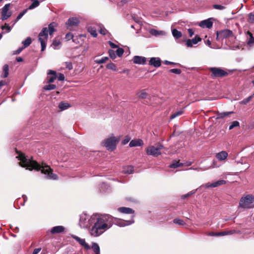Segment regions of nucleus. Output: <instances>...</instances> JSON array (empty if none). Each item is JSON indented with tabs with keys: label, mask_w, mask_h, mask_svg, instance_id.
<instances>
[{
	"label": "nucleus",
	"mask_w": 254,
	"mask_h": 254,
	"mask_svg": "<svg viewBox=\"0 0 254 254\" xmlns=\"http://www.w3.org/2000/svg\"><path fill=\"white\" fill-rule=\"evenodd\" d=\"M208 235L210 236H217V232H210Z\"/></svg>",
	"instance_id": "nucleus-63"
},
{
	"label": "nucleus",
	"mask_w": 254,
	"mask_h": 254,
	"mask_svg": "<svg viewBox=\"0 0 254 254\" xmlns=\"http://www.w3.org/2000/svg\"><path fill=\"white\" fill-rule=\"evenodd\" d=\"M57 24L55 22H52L48 25V28L44 27L42 29V31L39 34V37H44V39L47 40L48 37V33L50 35H52L53 33L56 31L55 27Z\"/></svg>",
	"instance_id": "nucleus-4"
},
{
	"label": "nucleus",
	"mask_w": 254,
	"mask_h": 254,
	"mask_svg": "<svg viewBox=\"0 0 254 254\" xmlns=\"http://www.w3.org/2000/svg\"><path fill=\"white\" fill-rule=\"evenodd\" d=\"M71 237L73 239H74L77 242H78L82 246H83L85 249L88 250L90 249V247L89 246V245L86 243L85 239H81L79 237L75 235H72Z\"/></svg>",
	"instance_id": "nucleus-12"
},
{
	"label": "nucleus",
	"mask_w": 254,
	"mask_h": 254,
	"mask_svg": "<svg viewBox=\"0 0 254 254\" xmlns=\"http://www.w3.org/2000/svg\"><path fill=\"white\" fill-rule=\"evenodd\" d=\"M253 98V95L250 96L248 98L244 99L242 101V103L244 104H247L248 103H249L252 100V99Z\"/></svg>",
	"instance_id": "nucleus-47"
},
{
	"label": "nucleus",
	"mask_w": 254,
	"mask_h": 254,
	"mask_svg": "<svg viewBox=\"0 0 254 254\" xmlns=\"http://www.w3.org/2000/svg\"><path fill=\"white\" fill-rule=\"evenodd\" d=\"M143 144V141L141 139H133L129 142V146L130 147L141 146Z\"/></svg>",
	"instance_id": "nucleus-18"
},
{
	"label": "nucleus",
	"mask_w": 254,
	"mask_h": 254,
	"mask_svg": "<svg viewBox=\"0 0 254 254\" xmlns=\"http://www.w3.org/2000/svg\"><path fill=\"white\" fill-rule=\"evenodd\" d=\"M92 248L95 253H98L100 252V247L96 243H92Z\"/></svg>",
	"instance_id": "nucleus-34"
},
{
	"label": "nucleus",
	"mask_w": 254,
	"mask_h": 254,
	"mask_svg": "<svg viewBox=\"0 0 254 254\" xmlns=\"http://www.w3.org/2000/svg\"><path fill=\"white\" fill-rule=\"evenodd\" d=\"M227 235L226 231L217 232V236H223Z\"/></svg>",
	"instance_id": "nucleus-56"
},
{
	"label": "nucleus",
	"mask_w": 254,
	"mask_h": 254,
	"mask_svg": "<svg viewBox=\"0 0 254 254\" xmlns=\"http://www.w3.org/2000/svg\"><path fill=\"white\" fill-rule=\"evenodd\" d=\"M248 16V21L251 23H254V14L252 13H250Z\"/></svg>",
	"instance_id": "nucleus-44"
},
{
	"label": "nucleus",
	"mask_w": 254,
	"mask_h": 254,
	"mask_svg": "<svg viewBox=\"0 0 254 254\" xmlns=\"http://www.w3.org/2000/svg\"><path fill=\"white\" fill-rule=\"evenodd\" d=\"M188 32L189 34V36L190 37H192V35L194 34V32L193 31L192 29H189Z\"/></svg>",
	"instance_id": "nucleus-60"
},
{
	"label": "nucleus",
	"mask_w": 254,
	"mask_h": 254,
	"mask_svg": "<svg viewBox=\"0 0 254 254\" xmlns=\"http://www.w3.org/2000/svg\"><path fill=\"white\" fill-rule=\"evenodd\" d=\"M134 221H126L117 219L109 215H102L97 219L96 222L90 230L92 236L97 237L102 234L106 229L110 228L113 223L120 227H124L133 223Z\"/></svg>",
	"instance_id": "nucleus-1"
},
{
	"label": "nucleus",
	"mask_w": 254,
	"mask_h": 254,
	"mask_svg": "<svg viewBox=\"0 0 254 254\" xmlns=\"http://www.w3.org/2000/svg\"><path fill=\"white\" fill-rule=\"evenodd\" d=\"M183 163H180L179 161H177L175 160L170 165V167L171 168H177L179 167L183 166Z\"/></svg>",
	"instance_id": "nucleus-30"
},
{
	"label": "nucleus",
	"mask_w": 254,
	"mask_h": 254,
	"mask_svg": "<svg viewBox=\"0 0 254 254\" xmlns=\"http://www.w3.org/2000/svg\"><path fill=\"white\" fill-rule=\"evenodd\" d=\"M254 202V196L252 194H248L242 197L239 202V207L243 208H251V204Z\"/></svg>",
	"instance_id": "nucleus-6"
},
{
	"label": "nucleus",
	"mask_w": 254,
	"mask_h": 254,
	"mask_svg": "<svg viewBox=\"0 0 254 254\" xmlns=\"http://www.w3.org/2000/svg\"><path fill=\"white\" fill-rule=\"evenodd\" d=\"M73 38V35L71 33H68L65 35V39L68 41L70 40V39H72V41L73 42H74V40Z\"/></svg>",
	"instance_id": "nucleus-48"
},
{
	"label": "nucleus",
	"mask_w": 254,
	"mask_h": 254,
	"mask_svg": "<svg viewBox=\"0 0 254 254\" xmlns=\"http://www.w3.org/2000/svg\"><path fill=\"white\" fill-rule=\"evenodd\" d=\"M239 233H240L239 231H238L235 230H229V231H226L227 235H232L234 234H238Z\"/></svg>",
	"instance_id": "nucleus-50"
},
{
	"label": "nucleus",
	"mask_w": 254,
	"mask_h": 254,
	"mask_svg": "<svg viewBox=\"0 0 254 254\" xmlns=\"http://www.w3.org/2000/svg\"><path fill=\"white\" fill-rule=\"evenodd\" d=\"M172 34L174 38H175L176 39H179L181 38L182 36V32L176 29H174L172 30Z\"/></svg>",
	"instance_id": "nucleus-29"
},
{
	"label": "nucleus",
	"mask_w": 254,
	"mask_h": 254,
	"mask_svg": "<svg viewBox=\"0 0 254 254\" xmlns=\"http://www.w3.org/2000/svg\"><path fill=\"white\" fill-rule=\"evenodd\" d=\"M27 9H24L22 12H21L17 16L16 18V21L19 20L23 15L24 14L27 12Z\"/></svg>",
	"instance_id": "nucleus-46"
},
{
	"label": "nucleus",
	"mask_w": 254,
	"mask_h": 254,
	"mask_svg": "<svg viewBox=\"0 0 254 254\" xmlns=\"http://www.w3.org/2000/svg\"><path fill=\"white\" fill-rule=\"evenodd\" d=\"M57 78L59 80H64V76L63 73H59Z\"/></svg>",
	"instance_id": "nucleus-57"
},
{
	"label": "nucleus",
	"mask_w": 254,
	"mask_h": 254,
	"mask_svg": "<svg viewBox=\"0 0 254 254\" xmlns=\"http://www.w3.org/2000/svg\"><path fill=\"white\" fill-rule=\"evenodd\" d=\"M61 44V42L59 40H55L53 42V45L54 46H58Z\"/></svg>",
	"instance_id": "nucleus-58"
},
{
	"label": "nucleus",
	"mask_w": 254,
	"mask_h": 254,
	"mask_svg": "<svg viewBox=\"0 0 254 254\" xmlns=\"http://www.w3.org/2000/svg\"><path fill=\"white\" fill-rule=\"evenodd\" d=\"M108 53L110 57L112 59H115L116 58L115 52L111 49L109 50Z\"/></svg>",
	"instance_id": "nucleus-43"
},
{
	"label": "nucleus",
	"mask_w": 254,
	"mask_h": 254,
	"mask_svg": "<svg viewBox=\"0 0 254 254\" xmlns=\"http://www.w3.org/2000/svg\"><path fill=\"white\" fill-rule=\"evenodd\" d=\"M65 64L66 65V67L68 69L71 70V69H72V64L71 62H65Z\"/></svg>",
	"instance_id": "nucleus-51"
},
{
	"label": "nucleus",
	"mask_w": 254,
	"mask_h": 254,
	"mask_svg": "<svg viewBox=\"0 0 254 254\" xmlns=\"http://www.w3.org/2000/svg\"><path fill=\"white\" fill-rule=\"evenodd\" d=\"M130 140V138L128 137V136H126L125 139H124L123 141H122V144H126L127 143H128L129 142Z\"/></svg>",
	"instance_id": "nucleus-54"
},
{
	"label": "nucleus",
	"mask_w": 254,
	"mask_h": 254,
	"mask_svg": "<svg viewBox=\"0 0 254 254\" xmlns=\"http://www.w3.org/2000/svg\"><path fill=\"white\" fill-rule=\"evenodd\" d=\"M23 49L24 48L23 47L19 48L17 50L13 52V55H17L20 54Z\"/></svg>",
	"instance_id": "nucleus-52"
},
{
	"label": "nucleus",
	"mask_w": 254,
	"mask_h": 254,
	"mask_svg": "<svg viewBox=\"0 0 254 254\" xmlns=\"http://www.w3.org/2000/svg\"><path fill=\"white\" fill-rule=\"evenodd\" d=\"M3 74L2 77L3 78L7 77L9 74V67L7 64H4L2 68Z\"/></svg>",
	"instance_id": "nucleus-26"
},
{
	"label": "nucleus",
	"mask_w": 254,
	"mask_h": 254,
	"mask_svg": "<svg viewBox=\"0 0 254 254\" xmlns=\"http://www.w3.org/2000/svg\"><path fill=\"white\" fill-rule=\"evenodd\" d=\"M106 67L108 69H111L114 71L117 70V67L115 64L113 63H109L107 64Z\"/></svg>",
	"instance_id": "nucleus-37"
},
{
	"label": "nucleus",
	"mask_w": 254,
	"mask_h": 254,
	"mask_svg": "<svg viewBox=\"0 0 254 254\" xmlns=\"http://www.w3.org/2000/svg\"><path fill=\"white\" fill-rule=\"evenodd\" d=\"M16 60L17 62H21L23 61V59L22 58H21L20 57H17L16 58Z\"/></svg>",
	"instance_id": "nucleus-62"
},
{
	"label": "nucleus",
	"mask_w": 254,
	"mask_h": 254,
	"mask_svg": "<svg viewBox=\"0 0 254 254\" xmlns=\"http://www.w3.org/2000/svg\"><path fill=\"white\" fill-rule=\"evenodd\" d=\"M99 32L101 34L105 35L106 34L107 30L105 28H101Z\"/></svg>",
	"instance_id": "nucleus-53"
},
{
	"label": "nucleus",
	"mask_w": 254,
	"mask_h": 254,
	"mask_svg": "<svg viewBox=\"0 0 254 254\" xmlns=\"http://www.w3.org/2000/svg\"><path fill=\"white\" fill-rule=\"evenodd\" d=\"M150 33L153 36H157L158 35H164L165 34V32L163 31H158L156 29H151Z\"/></svg>",
	"instance_id": "nucleus-23"
},
{
	"label": "nucleus",
	"mask_w": 254,
	"mask_h": 254,
	"mask_svg": "<svg viewBox=\"0 0 254 254\" xmlns=\"http://www.w3.org/2000/svg\"><path fill=\"white\" fill-rule=\"evenodd\" d=\"M18 156L16 158L20 160L19 164L22 167L30 171L34 169L37 171H41V173L47 175L48 179L57 180L58 176L57 174L53 173V170L50 166L43 163L42 165L39 164L36 161L27 159L25 154L16 150Z\"/></svg>",
	"instance_id": "nucleus-2"
},
{
	"label": "nucleus",
	"mask_w": 254,
	"mask_h": 254,
	"mask_svg": "<svg viewBox=\"0 0 254 254\" xmlns=\"http://www.w3.org/2000/svg\"><path fill=\"white\" fill-rule=\"evenodd\" d=\"M169 72H171V73H175L177 74H180L181 73L182 71L180 69L173 68V69H170L169 70Z\"/></svg>",
	"instance_id": "nucleus-45"
},
{
	"label": "nucleus",
	"mask_w": 254,
	"mask_h": 254,
	"mask_svg": "<svg viewBox=\"0 0 254 254\" xmlns=\"http://www.w3.org/2000/svg\"><path fill=\"white\" fill-rule=\"evenodd\" d=\"M226 183L225 180H219L213 183H207L206 184V187L207 188H215L219 186L224 185Z\"/></svg>",
	"instance_id": "nucleus-19"
},
{
	"label": "nucleus",
	"mask_w": 254,
	"mask_h": 254,
	"mask_svg": "<svg viewBox=\"0 0 254 254\" xmlns=\"http://www.w3.org/2000/svg\"><path fill=\"white\" fill-rule=\"evenodd\" d=\"M184 110L183 109H181L180 111H178L176 112L173 113L171 114L170 116V120H173L176 118H177L178 116H180L184 114Z\"/></svg>",
	"instance_id": "nucleus-27"
},
{
	"label": "nucleus",
	"mask_w": 254,
	"mask_h": 254,
	"mask_svg": "<svg viewBox=\"0 0 254 254\" xmlns=\"http://www.w3.org/2000/svg\"><path fill=\"white\" fill-rule=\"evenodd\" d=\"M119 211L123 213L126 214H133L134 210L129 207H121L118 208Z\"/></svg>",
	"instance_id": "nucleus-20"
},
{
	"label": "nucleus",
	"mask_w": 254,
	"mask_h": 254,
	"mask_svg": "<svg viewBox=\"0 0 254 254\" xmlns=\"http://www.w3.org/2000/svg\"><path fill=\"white\" fill-rule=\"evenodd\" d=\"M133 167L132 166H127L123 168V172L125 174H131L133 172Z\"/></svg>",
	"instance_id": "nucleus-25"
},
{
	"label": "nucleus",
	"mask_w": 254,
	"mask_h": 254,
	"mask_svg": "<svg viewBox=\"0 0 254 254\" xmlns=\"http://www.w3.org/2000/svg\"><path fill=\"white\" fill-rule=\"evenodd\" d=\"M41 250V248L35 249L33 252L32 254H38Z\"/></svg>",
	"instance_id": "nucleus-59"
},
{
	"label": "nucleus",
	"mask_w": 254,
	"mask_h": 254,
	"mask_svg": "<svg viewBox=\"0 0 254 254\" xmlns=\"http://www.w3.org/2000/svg\"><path fill=\"white\" fill-rule=\"evenodd\" d=\"M57 87L56 85L55 84H49L48 85L45 86L44 87V89L46 90H50L56 89Z\"/></svg>",
	"instance_id": "nucleus-41"
},
{
	"label": "nucleus",
	"mask_w": 254,
	"mask_h": 254,
	"mask_svg": "<svg viewBox=\"0 0 254 254\" xmlns=\"http://www.w3.org/2000/svg\"><path fill=\"white\" fill-rule=\"evenodd\" d=\"M201 39L198 35H196L195 37L192 39H188L186 42V45L188 47H191L192 44H196L198 42L201 41Z\"/></svg>",
	"instance_id": "nucleus-16"
},
{
	"label": "nucleus",
	"mask_w": 254,
	"mask_h": 254,
	"mask_svg": "<svg viewBox=\"0 0 254 254\" xmlns=\"http://www.w3.org/2000/svg\"><path fill=\"white\" fill-rule=\"evenodd\" d=\"M240 124L239 122L235 121L232 122L231 125L229 126V129H232L233 128L237 127H239Z\"/></svg>",
	"instance_id": "nucleus-40"
},
{
	"label": "nucleus",
	"mask_w": 254,
	"mask_h": 254,
	"mask_svg": "<svg viewBox=\"0 0 254 254\" xmlns=\"http://www.w3.org/2000/svg\"><path fill=\"white\" fill-rule=\"evenodd\" d=\"M173 222L175 223V224H178L180 226H184L185 225L186 223L185 222H184L183 220H181V219H174L173 220Z\"/></svg>",
	"instance_id": "nucleus-39"
},
{
	"label": "nucleus",
	"mask_w": 254,
	"mask_h": 254,
	"mask_svg": "<svg viewBox=\"0 0 254 254\" xmlns=\"http://www.w3.org/2000/svg\"><path fill=\"white\" fill-rule=\"evenodd\" d=\"M32 40L30 37H27L26 40L22 42L24 47L23 48H25L29 46L31 43Z\"/></svg>",
	"instance_id": "nucleus-35"
},
{
	"label": "nucleus",
	"mask_w": 254,
	"mask_h": 254,
	"mask_svg": "<svg viewBox=\"0 0 254 254\" xmlns=\"http://www.w3.org/2000/svg\"><path fill=\"white\" fill-rule=\"evenodd\" d=\"M120 141V138L115 136H111L104 140L103 145L109 151L116 149L117 143Z\"/></svg>",
	"instance_id": "nucleus-3"
},
{
	"label": "nucleus",
	"mask_w": 254,
	"mask_h": 254,
	"mask_svg": "<svg viewBox=\"0 0 254 254\" xmlns=\"http://www.w3.org/2000/svg\"><path fill=\"white\" fill-rule=\"evenodd\" d=\"M234 113L233 112H222V113H219L218 112L217 113V119H223L227 117H228L229 115Z\"/></svg>",
	"instance_id": "nucleus-22"
},
{
	"label": "nucleus",
	"mask_w": 254,
	"mask_h": 254,
	"mask_svg": "<svg viewBox=\"0 0 254 254\" xmlns=\"http://www.w3.org/2000/svg\"><path fill=\"white\" fill-rule=\"evenodd\" d=\"M191 193H187V194H185V195H182V197L183 198H187V197H189V196L191 195Z\"/></svg>",
	"instance_id": "nucleus-64"
},
{
	"label": "nucleus",
	"mask_w": 254,
	"mask_h": 254,
	"mask_svg": "<svg viewBox=\"0 0 254 254\" xmlns=\"http://www.w3.org/2000/svg\"><path fill=\"white\" fill-rule=\"evenodd\" d=\"M209 69L211 72L210 76L212 78L223 77L228 75L226 71L219 67H210Z\"/></svg>",
	"instance_id": "nucleus-7"
},
{
	"label": "nucleus",
	"mask_w": 254,
	"mask_h": 254,
	"mask_svg": "<svg viewBox=\"0 0 254 254\" xmlns=\"http://www.w3.org/2000/svg\"><path fill=\"white\" fill-rule=\"evenodd\" d=\"M213 25V22L211 21V18L207 19L206 20H204L201 21L199 23V26L202 28H211Z\"/></svg>",
	"instance_id": "nucleus-14"
},
{
	"label": "nucleus",
	"mask_w": 254,
	"mask_h": 254,
	"mask_svg": "<svg viewBox=\"0 0 254 254\" xmlns=\"http://www.w3.org/2000/svg\"><path fill=\"white\" fill-rule=\"evenodd\" d=\"M164 63L165 64H167V65H169V64H176V63H175L169 62V61H166V60L164 62Z\"/></svg>",
	"instance_id": "nucleus-61"
},
{
	"label": "nucleus",
	"mask_w": 254,
	"mask_h": 254,
	"mask_svg": "<svg viewBox=\"0 0 254 254\" xmlns=\"http://www.w3.org/2000/svg\"><path fill=\"white\" fill-rule=\"evenodd\" d=\"M149 64L150 65H152L155 67H158L161 65V59L158 57L151 58L149 61Z\"/></svg>",
	"instance_id": "nucleus-11"
},
{
	"label": "nucleus",
	"mask_w": 254,
	"mask_h": 254,
	"mask_svg": "<svg viewBox=\"0 0 254 254\" xmlns=\"http://www.w3.org/2000/svg\"><path fill=\"white\" fill-rule=\"evenodd\" d=\"M69 105L68 103H65L63 102L60 103L59 105V108L62 110H64L69 107Z\"/></svg>",
	"instance_id": "nucleus-32"
},
{
	"label": "nucleus",
	"mask_w": 254,
	"mask_h": 254,
	"mask_svg": "<svg viewBox=\"0 0 254 254\" xmlns=\"http://www.w3.org/2000/svg\"><path fill=\"white\" fill-rule=\"evenodd\" d=\"M57 73L56 71L49 70L48 72L47 82L49 83H52L57 78Z\"/></svg>",
	"instance_id": "nucleus-13"
},
{
	"label": "nucleus",
	"mask_w": 254,
	"mask_h": 254,
	"mask_svg": "<svg viewBox=\"0 0 254 254\" xmlns=\"http://www.w3.org/2000/svg\"><path fill=\"white\" fill-rule=\"evenodd\" d=\"M87 31L90 34L94 37H96L97 36V33L96 32V29L92 26H89L87 28Z\"/></svg>",
	"instance_id": "nucleus-28"
},
{
	"label": "nucleus",
	"mask_w": 254,
	"mask_h": 254,
	"mask_svg": "<svg viewBox=\"0 0 254 254\" xmlns=\"http://www.w3.org/2000/svg\"><path fill=\"white\" fill-rule=\"evenodd\" d=\"M124 52V50L121 48H118L115 53L118 57H121L123 56Z\"/></svg>",
	"instance_id": "nucleus-42"
},
{
	"label": "nucleus",
	"mask_w": 254,
	"mask_h": 254,
	"mask_svg": "<svg viewBox=\"0 0 254 254\" xmlns=\"http://www.w3.org/2000/svg\"><path fill=\"white\" fill-rule=\"evenodd\" d=\"M108 60L109 58L107 57H105L102 58L101 59L95 60V62L98 64H101L106 63Z\"/></svg>",
	"instance_id": "nucleus-38"
},
{
	"label": "nucleus",
	"mask_w": 254,
	"mask_h": 254,
	"mask_svg": "<svg viewBox=\"0 0 254 254\" xmlns=\"http://www.w3.org/2000/svg\"><path fill=\"white\" fill-rule=\"evenodd\" d=\"M213 7L215 9H219V10H223V9H225V6L221 5H219V4H214L213 5Z\"/></svg>",
	"instance_id": "nucleus-49"
},
{
	"label": "nucleus",
	"mask_w": 254,
	"mask_h": 254,
	"mask_svg": "<svg viewBox=\"0 0 254 254\" xmlns=\"http://www.w3.org/2000/svg\"><path fill=\"white\" fill-rule=\"evenodd\" d=\"M33 1L32 3L29 6L28 9H32L37 6H38L40 4V2L38 0H31Z\"/></svg>",
	"instance_id": "nucleus-31"
},
{
	"label": "nucleus",
	"mask_w": 254,
	"mask_h": 254,
	"mask_svg": "<svg viewBox=\"0 0 254 254\" xmlns=\"http://www.w3.org/2000/svg\"><path fill=\"white\" fill-rule=\"evenodd\" d=\"M164 148L163 145L160 143L157 144L156 146H149L146 149V154L148 155H152L157 157L161 154V150Z\"/></svg>",
	"instance_id": "nucleus-5"
},
{
	"label": "nucleus",
	"mask_w": 254,
	"mask_h": 254,
	"mask_svg": "<svg viewBox=\"0 0 254 254\" xmlns=\"http://www.w3.org/2000/svg\"><path fill=\"white\" fill-rule=\"evenodd\" d=\"M10 3L6 4L1 9V19L4 20L8 18L11 15V12L9 11Z\"/></svg>",
	"instance_id": "nucleus-9"
},
{
	"label": "nucleus",
	"mask_w": 254,
	"mask_h": 254,
	"mask_svg": "<svg viewBox=\"0 0 254 254\" xmlns=\"http://www.w3.org/2000/svg\"><path fill=\"white\" fill-rule=\"evenodd\" d=\"M247 34L249 36V38L247 41V44L250 46H252L254 43V37L253 34L250 31L247 32Z\"/></svg>",
	"instance_id": "nucleus-24"
},
{
	"label": "nucleus",
	"mask_w": 254,
	"mask_h": 254,
	"mask_svg": "<svg viewBox=\"0 0 254 254\" xmlns=\"http://www.w3.org/2000/svg\"><path fill=\"white\" fill-rule=\"evenodd\" d=\"M79 21L76 17H71L68 19L66 22V27L69 30H72V27L77 26Z\"/></svg>",
	"instance_id": "nucleus-10"
},
{
	"label": "nucleus",
	"mask_w": 254,
	"mask_h": 254,
	"mask_svg": "<svg viewBox=\"0 0 254 254\" xmlns=\"http://www.w3.org/2000/svg\"><path fill=\"white\" fill-rule=\"evenodd\" d=\"M133 62L136 64H145L146 62V58L144 57L135 56L133 58Z\"/></svg>",
	"instance_id": "nucleus-15"
},
{
	"label": "nucleus",
	"mask_w": 254,
	"mask_h": 254,
	"mask_svg": "<svg viewBox=\"0 0 254 254\" xmlns=\"http://www.w3.org/2000/svg\"><path fill=\"white\" fill-rule=\"evenodd\" d=\"M137 95L141 99H146L147 97L148 94L144 90H141L138 92Z\"/></svg>",
	"instance_id": "nucleus-33"
},
{
	"label": "nucleus",
	"mask_w": 254,
	"mask_h": 254,
	"mask_svg": "<svg viewBox=\"0 0 254 254\" xmlns=\"http://www.w3.org/2000/svg\"><path fill=\"white\" fill-rule=\"evenodd\" d=\"M108 43L112 48L115 49V48H118V46L116 44H115V43L112 42L111 41H109L108 42Z\"/></svg>",
	"instance_id": "nucleus-55"
},
{
	"label": "nucleus",
	"mask_w": 254,
	"mask_h": 254,
	"mask_svg": "<svg viewBox=\"0 0 254 254\" xmlns=\"http://www.w3.org/2000/svg\"><path fill=\"white\" fill-rule=\"evenodd\" d=\"M41 45V51H44L46 47V43L45 41V39L41 37H39L38 39Z\"/></svg>",
	"instance_id": "nucleus-36"
},
{
	"label": "nucleus",
	"mask_w": 254,
	"mask_h": 254,
	"mask_svg": "<svg viewBox=\"0 0 254 254\" xmlns=\"http://www.w3.org/2000/svg\"><path fill=\"white\" fill-rule=\"evenodd\" d=\"M233 36L234 34L232 31L229 29H224L216 32V40L218 41Z\"/></svg>",
	"instance_id": "nucleus-8"
},
{
	"label": "nucleus",
	"mask_w": 254,
	"mask_h": 254,
	"mask_svg": "<svg viewBox=\"0 0 254 254\" xmlns=\"http://www.w3.org/2000/svg\"><path fill=\"white\" fill-rule=\"evenodd\" d=\"M64 230L65 228L63 226H57L52 228L50 231L52 234H57L62 233Z\"/></svg>",
	"instance_id": "nucleus-17"
},
{
	"label": "nucleus",
	"mask_w": 254,
	"mask_h": 254,
	"mask_svg": "<svg viewBox=\"0 0 254 254\" xmlns=\"http://www.w3.org/2000/svg\"><path fill=\"white\" fill-rule=\"evenodd\" d=\"M216 158L220 161L225 160L228 157V153L225 151H222L218 153L216 155Z\"/></svg>",
	"instance_id": "nucleus-21"
}]
</instances>
